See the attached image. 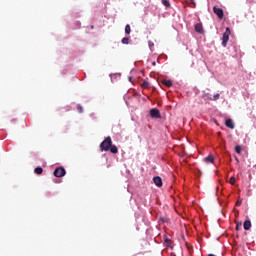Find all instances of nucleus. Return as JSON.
Instances as JSON below:
<instances>
[{
  "label": "nucleus",
  "instance_id": "f257e3e1",
  "mask_svg": "<svg viewBox=\"0 0 256 256\" xmlns=\"http://www.w3.org/2000/svg\"><path fill=\"white\" fill-rule=\"evenodd\" d=\"M100 151H111L114 155L119 153V149L117 146L113 145V141L110 136L100 143Z\"/></svg>",
  "mask_w": 256,
  "mask_h": 256
},
{
  "label": "nucleus",
  "instance_id": "f03ea898",
  "mask_svg": "<svg viewBox=\"0 0 256 256\" xmlns=\"http://www.w3.org/2000/svg\"><path fill=\"white\" fill-rule=\"evenodd\" d=\"M229 35H231V30L229 28H226V31L224 32L222 37V45L224 47H227V43H229Z\"/></svg>",
  "mask_w": 256,
  "mask_h": 256
},
{
  "label": "nucleus",
  "instance_id": "7ed1b4c3",
  "mask_svg": "<svg viewBox=\"0 0 256 256\" xmlns=\"http://www.w3.org/2000/svg\"><path fill=\"white\" fill-rule=\"evenodd\" d=\"M66 173L67 171L65 170V168L58 167L54 170V177H58V178L65 177Z\"/></svg>",
  "mask_w": 256,
  "mask_h": 256
},
{
  "label": "nucleus",
  "instance_id": "20e7f679",
  "mask_svg": "<svg viewBox=\"0 0 256 256\" xmlns=\"http://www.w3.org/2000/svg\"><path fill=\"white\" fill-rule=\"evenodd\" d=\"M150 116L152 119H161V112L157 108H153L150 110Z\"/></svg>",
  "mask_w": 256,
  "mask_h": 256
},
{
  "label": "nucleus",
  "instance_id": "39448f33",
  "mask_svg": "<svg viewBox=\"0 0 256 256\" xmlns=\"http://www.w3.org/2000/svg\"><path fill=\"white\" fill-rule=\"evenodd\" d=\"M213 11H214L215 15H217L218 18L223 19L224 15H225L223 13V9L217 8L216 6H214Z\"/></svg>",
  "mask_w": 256,
  "mask_h": 256
},
{
  "label": "nucleus",
  "instance_id": "423d86ee",
  "mask_svg": "<svg viewBox=\"0 0 256 256\" xmlns=\"http://www.w3.org/2000/svg\"><path fill=\"white\" fill-rule=\"evenodd\" d=\"M153 183L156 187H163V180L159 176L153 178Z\"/></svg>",
  "mask_w": 256,
  "mask_h": 256
},
{
  "label": "nucleus",
  "instance_id": "0eeeda50",
  "mask_svg": "<svg viewBox=\"0 0 256 256\" xmlns=\"http://www.w3.org/2000/svg\"><path fill=\"white\" fill-rule=\"evenodd\" d=\"M225 125L228 127V129H235V124L233 123L232 119H227Z\"/></svg>",
  "mask_w": 256,
  "mask_h": 256
},
{
  "label": "nucleus",
  "instance_id": "6e6552de",
  "mask_svg": "<svg viewBox=\"0 0 256 256\" xmlns=\"http://www.w3.org/2000/svg\"><path fill=\"white\" fill-rule=\"evenodd\" d=\"M195 31H196V33L202 34L203 33V25H201V23H197L195 25Z\"/></svg>",
  "mask_w": 256,
  "mask_h": 256
},
{
  "label": "nucleus",
  "instance_id": "1a4fd4ad",
  "mask_svg": "<svg viewBox=\"0 0 256 256\" xmlns=\"http://www.w3.org/2000/svg\"><path fill=\"white\" fill-rule=\"evenodd\" d=\"M162 85H165V87H173V82L171 80H162Z\"/></svg>",
  "mask_w": 256,
  "mask_h": 256
},
{
  "label": "nucleus",
  "instance_id": "9d476101",
  "mask_svg": "<svg viewBox=\"0 0 256 256\" xmlns=\"http://www.w3.org/2000/svg\"><path fill=\"white\" fill-rule=\"evenodd\" d=\"M205 163H213L215 161V158L213 155H208L206 158H204Z\"/></svg>",
  "mask_w": 256,
  "mask_h": 256
},
{
  "label": "nucleus",
  "instance_id": "9b49d317",
  "mask_svg": "<svg viewBox=\"0 0 256 256\" xmlns=\"http://www.w3.org/2000/svg\"><path fill=\"white\" fill-rule=\"evenodd\" d=\"M245 231H249L251 229V222L249 220H246L243 225Z\"/></svg>",
  "mask_w": 256,
  "mask_h": 256
},
{
  "label": "nucleus",
  "instance_id": "f8f14e48",
  "mask_svg": "<svg viewBox=\"0 0 256 256\" xmlns=\"http://www.w3.org/2000/svg\"><path fill=\"white\" fill-rule=\"evenodd\" d=\"M235 151L238 155H241V153H243V147H241V145H237L235 147Z\"/></svg>",
  "mask_w": 256,
  "mask_h": 256
},
{
  "label": "nucleus",
  "instance_id": "ddd939ff",
  "mask_svg": "<svg viewBox=\"0 0 256 256\" xmlns=\"http://www.w3.org/2000/svg\"><path fill=\"white\" fill-rule=\"evenodd\" d=\"M34 173H36V175H41L43 173V168L41 167L35 168Z\"/></svg>",
  "mask_w": 256,
  "mask_h": 256
},
{
  "label": "nucleus",
  "instance_id": "4468645a",
  "mask_svg": "<svg viewBox=\"0 0 256 256\" xmlns=\"http://www.w3.org/2000/svg\"><path fill=\"white\" fill-rule=\"evenodd\" d=\"M125 33H126V35L131 34V26L129 24L125 26Z\"/></svg>",
  "mask_w": 256,
  "mask_h": 256
},
{
  "label": "nucleus",
  "instance_id": "2eb2a0df",
  "mask_svg": "<svg viewBox=\"0 0 256 256\" xmlns=\"http://www.w3.org/2000/svg\"><path fill=\"white\" fill-rule=\"evenodd\" d=\"M185 3L187 4V5H192V7H195V0H185Z\"/></svg>",
  "mask_w": 256,
  "mask_h": 256
},
{
  "label": "nucleus",
  "instance_id": "dca6fc26",
  "mask_svg": "<svg viewBox=\"0 0 256 256\" xmlns=\"http://www.w3.org/2000/svg\"><path fill=\"white\" fill-rule=\"evenodd\" d=\"M162 3L165 7H171V3L169 2V0H162Z\"/></svg>",
  "mask_w": 256,
  "mask_h": 256
},
{
  "label": "nucleus",
  "instance_id": "f3484780",
  "mask_svg": "<svg viewBox=\"0 0 256 256\" xmlns=\"http://www.w3.org/2000/svg\"><path fill=\"white\" fill-rule=\"evenodd\" d=\"M122 43H123V45H129V38L128 37H124L122 39Z\"/></svg>",
  "mask_w": 256,
  "mask_h": 256
},
{
  "label": "nucleus",
  "instance_id": "a211bd4d",
  "mask_svg": "<svg viewBox=\"0 0 256 256\" xmlns=\"http://www.w3.org/2000/svg\"><path fill=\"white\" fill-rule=\"evenodd\" d=\"M219 97H221L220 94H216L213 97L210 98V101H217V99H219Z\"/></svg>",
  "mask_w": 256,
  "mask_h": 256
},
{
  "label": "nucleus",
  "instance_id": "6ab92c4d",
  "mask_svg": "<svg viewBox=\"0 0 256 256\" xmlns=\"http://www.w3.org/2000/svg\"><path fill=\"white\" fill-rule=\"evenodd\" d=\"M78 113H83V106H81V104H78L76 107Z\"/></svg>",
  "mask_w": 256,
  "mask_h": 256
},
{
  "label": "nucleus",
  "instance_id": "aec40b11",
  "mask_svg": "<svg viewBox=\"0 0 256 256\" xmlns=\"http://www.w3.org/2000/svg\"><path fill=\"white\" fill-rule=\"evenodd\" d=\"M237 180L235 179V177H231L230 178V180H229V183H230V185H235V182H236Z\"/></svg>",
  "mask_w": 256,
  "mask_h": 256
},
{
  "label": "nucleus",
  "instance_id": "412c9836",
  "mask_svg": "<svg viewBox=\"0 0 256 256\" xmlns=\"http://www.w3.org/2000/svg\"><path fill=\"white\" fill-rule=\"evenodd\" d=\"M164 244H165L167 247H171V240L165 239Z\"/></svg>",
  "mask_w": 256,
  "mask_h": 256
},
{
  "label": "nucleus",
  "instance_id": "4be33fe9",
  "mask_svg": "<svg viewBox=\"0 0 256 256\" xmlns=\"http://www.w3.org/2000/svg\"><path fill=\"white\" fill-rule=\"evenodd\" d=\"M142 87H144V89H148V87H149V82L144 81V82L142 83Z\"/></svg>",
  "mask_w": 256,
  "mask_h": 256
},
{
  "label": "nucleus",
  "instance_id": "5701e85b",
  "mask_svg": "<svg viewBox=\"0 0 256 256\" xmlns=\"http://www.w3.org/2000/svg\"><path fill=\"white\" fill-rule=\"evenodd\" d=\"M148 45H149L150 49L153 48V47H155V43H153L152 41H149V42H148Z\"/></svg>",
  "mask_w": 256,
  "mask_h": 256
},
{
  "label": "nucleus",
  "instance_id": "b1692460",
  "mask_svg": "<svg viewBox=\"0 0 256 256\" xmlns=\"http://www.w3.org/2000/svg\"><path fill=\"white\" fill-rule=\"evenodd\" d=\"M241 225H242L241 222L236 225V231H240L241 230Z\"/></svg>",
  "mask_w": 256,
  "mask_h": 256
},
{
  "label": "nucleus",
  "instance_id": "393cba45",
  "mask_svg": "<svg viewBox=\"0 0 256 256\" xmlns=\"http://www.w3.org/2000/svg\"><path fill=\"white\" fill-rule=\"evenodd\" d=\"M241 203H243V201L238 200V201L236 202V207H241Z\"/></svg>",
  "mask_w": 256,
  "mask_h": 256
},
{
  "label": "nucleus",
  "instance_id": "a878e982",
  "mask_svg": "<svg viewBox=\"0 0 256 256\" xmlns=\"http://www.w3.org/2000/svg\"><path fill=\"white\" fill-rule=\"evenodd\" d=\"M235 160H236L237 162H239V159H238V158H235Z\"/></svg>",
  "mask_w": 256,
  "mask_h": 256
},
{
  "label": "nucleus",
  "instance_id": "bb28decb",
  "mask_svg": "<svg viewBox=\"0 0 256 256\" xmlns=\"http://www.w3.org/2000/svg\"><path fill=\"white\" fill-rule=\"evenodd\" d=\"M152 65H155V62H153Z\"/></svg>",
  "mask_w": 256,
  "mask_h": 256
}]
</instances>
